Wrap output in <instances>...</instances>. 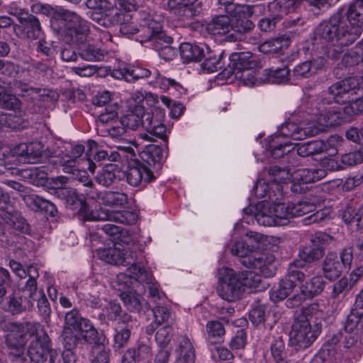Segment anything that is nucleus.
<instances>
[{"mask_svg": "<svg viewBox=\"0 0 363 363\" xmlns=\"http://www.w3.org/2000/svg\"><path fill=\"white\" fill-rule=\"evenodd\" d=\"M137 272H134V279L136 281L147 285L149 291V297L156 304H160L164 299V294L159 290V286L154 282V278L150 272L144 267H135Z\"/></svg>", "mask_w": 363, "mask_h": 363, "instance_id": "nucleus-27", "label": "nucleus"}, {"mask_svg": "<svg viewBox=\"0 0 363 363\" xmlns=\"http://www.w3.org/2000/svg\"><path fill=\"white\" fill-rule=\"evenodd\" d=\"M257 246L252 244L250 245L242 241H237L231 248V252L233 255L240 257L241 264L244 266V260L250 258Z\"/></svg>", "mask_w": 363, "mask_h": 363, "instance_id": "nucleus-45", "label": "nucleus"}, {"mask_svg": "<svg viewBox=\"0 0 363 363\" xmlns=\"http://www.w3.org/2000/svg\"><path fill=\"white\" fill-rule=\"evenodd\" d=\"M177 358L174 363H195V350L190 339L186 336H181L177 339L175 350Z\"/></svg>", "mask_w": 363, "mask_h": 363, "instance_id": "nucleus-30", "label": "nucleus"}, {"mask_svg": "<svg viewBox=\"0 0 363 363\" xmlns=\"http://www.w3.org/2000/svg\"><path fill=\"white\" fill-rule=\"evenodd\" d=\"M197 0H168V10L177 16L180 20L192 18L196 15V10L194 4Z\"/></svg>", "mask_w": 363, "mask_h": 363, "instance_id": "nucleus-29", "label": "nucleus"}, {"mask_svg": "<svg viewBox=\"0 0 363 363\" xmlns=\"http://www.w3.org/2000/svg\"><path fill=\"white\" fill-rule=\"evenodd\" d=\"M362 28L363 0H356L349 6L347 16L337 13L320 23L314 32V38L342 48L353 44L362 35Z\"/></svg>", "mask_w": 363, "mask_h": 363, "instance_id": "nucleus-1", "label": "nucleus"}, {"mask_svg": "<svg viewBox=\"0 0 363 363\" xmlns=\"http://www.w3.org/2000/svg\"><path fill=\"white\" fill-rule=\"evenodd\" d=\"M315 209L314 203L307 201H301L296 203H289L285 204V211L287 213L286 220L289 222L291 218L302 216L313 212Z\"/></svg>", "mask_w": 363, "mask_h": 363, "instance_id": "nucleus-35", "label": "nucleus"}, {"mask_svg": "<svg viewBox=\"0 0 363 363\" xmlns=\"http://www.w3.org/2000/svg\"><path fill=\"white\" fill-rule=\"evenodd\" d=\"M63 328L79 332L82 338L89 344H96L99 342L98 330L88 318L81 315L77 308L65 313Z\"/></svg>", "mask_w": 363, "mask_h": 363, "instance_id": "nucleus-12", "label": "nucleus"}, {"mask_svg": "<svg viewBox=\"0 0 363 363\" xmlns=\"http://www.w3.org/2000/svg\"><path fill=\"white\" fill-rule=\"evenodd\" d=\"M118 151H111L108 153V159L111 162L125 160L129 162L136 157L134 150L130 147L118 146Z\"/></svg>", "mask_w": 363, "mask_h": 363, "instance_id": "nucleus-52", "label": "nucleus"}, {"mask_svg": "<svg viewBox=\"0 0 363 363\" xmlns=\"http://www.w3.org/2000/svg\"><path fill=\"white\" fill-rule=\"evenodd\" d=\"M130 121H134L135 126L142 125L146 132L152 128L156 121L153 120L152 113L145 112L143 106L136 105L128 116Z\"/></svg>", "mask_w": 363, "mask_h": 363, "instance_id": "nucleus-32", "label": "nucleus"}, {"mask_svg": "<svg viewBox=\"0 0 363 363\" xmlns=\"http://www.w3.org/2000/svg\"><path fill=\"white\" fill-rule=\"evenodd\" d=\"M223 66V63L222 62V58L220 56L218 57L216 55L209 56L201 64V67L203 70L206 71L207 72L212 73L218 71L221 69Z\"/></svg>", "mask_w": 363, "mask_h": 363, "instance_id": "nucleus-63", "label": "nucleus"}, {"mask_svg": "<svg viewBox=\"0 0 363 363\" xmlns=\"http://www.w3.org/2000/svg\"><path fill=\"white\" fill-rule=\"evenodd\" d=\"M284 47H287V41L283 38H278L263 43L259 50L265 54H276L281 52Z\"/></svg>", "mask_w": 363, "mask_h": 363, "instance_id": "nucleus-49", "label": "nucleus"}, {"mask_svg": "<svg viewBox=\"0 0 363 363\" xmlns=\"http://www.w3.org/2000/svg\"><path fill=\"white\" fill-rule=\"evenodd\" d=\"M292 144L290 141H281L279 135H274L272 141L269 143V149L271 155L274 158H280L286 152H290V150H286Z\"/></svg>", "mask_w": 363, "mask_h": 363, "instance_id": "nucleus-46", "label": "nucleus"}, {"mask_svg": "<svg viewBox=\"0 0 363 363\" xmlns=\"http://www.w3.org/2000/svg\"><path fill=\"white\" fill-rule=\"evenodd\" d=\"M230 61L229 66L233 70L234 74L236 72L249 68H257L259 66L257 56L250 52L233 53L230 57Z\"/></svg>", "mask_w": 363, "mask_h": 363, "instance_id": "nucleus-28", "label": "nucleus"}, {"mask_svg": "<svg viewBox=\"0 0 363 363\" xmlns=\"http://www.w3.org/2000/svg\"><path fill=\"white\" fill-rule=\"evenodd\" d=\"M294 4L295 0H275L269 4L268 8L273 17L278 20L290 13Z\"/></svg>", "mask_w": 363, "mask_h": 363, "instance_id": "nucleus-43", "label": "nucleus"}, {"mask_svg": "<svg viewBox=\"0 0 363 363\" xmlns=\"http://www.w3.org/2000/svg\"><path fill=\"white\" fill-rule=\"evenodd\" d=\"M9 267L21 279H24L28 277V279L27 280L33 279L34 281H37V279L39 277L38 269L33 265H29L25 269L20 262L11 259L9 261Z\"/></svg>", "mask_w": 363, "mask_h": 363, "instance_id": "nucleus-41", "label": "nucleus"}, {"mask_svg": "<svg viewBox=\"0 0 363 363\" xmlns=\"http://www.w3.org/2000/svg\"><path fill=\"white\" fill-rule=\"evenodd\" d=\"M275 257L269 252H260L255 250L250 258L244 260V266L247 268L258 269L265 277H269L274 274V265Z\"/></svg>", "mask_w": 363, "mask_h": 363, "instance_id": "nucleus-23", "label": "nucleus"}, {"mask_svg": "<svg viewBox=\"0 0 363 363\" xmlns=\"http://www.w3.org/2000/svg\"><path fill=\"white\" fill-rule=\"evenodd\" d=\"M326 175L325 170L315 167L298 169L291 174V190L297 194L306 191V184L320 180Z\"/></svg>", "mask_w": 363, "mask_h": 363, "instance_id": "nucleus-20", "label": "nucleus"}, {"mask_svg": "<svg viewBox=\"0 0 363 363\" xmlns=\"http://www.w3.org/2000/svg\"><path fill=\"white\" fill-rule=\"evenodd\" d=\"M101 201L106 206L123 207L128 203V196L123 192L105 191L101 195Z\"/></svg>", "mask_w": 363, "mask_h": 363, "instance_id": "nucleus-42", "label": "nucleus"}, {"mask_svg": "<svg viewBox=\"0 0 363 363\" xmlns=\"http://www.w3.org/2000/svg\"><path fill=\"white\" fill-rule=\"evenodd\" d=\"M140 136L147 141H153L156 138L163 139L166 137V127L164 124L156 121L152 128L146 133H141Z\"/></svg>", "mask_w": 363, "mask_h": 363, "instance_id": "nucleus-55", "label": "nucleus"}, {"mask_svg": "<svg viewBox=\"0 0 363 363\" xmlns=\"http://www.w3.org/2000/svg\"><path fill=\"white\" fill-rule=\"evenodd\" d=\"M37 294L38 295H36L34 302L37 301V306L40 315L46 322H48L51 313L49 301L43 291H38L37 289Z\"/></svg>", "mask_w": 363, "mask_h": 363, "instance_id": "nucleus-56", "label": "nucleus"}, {"mask_svg": "<svg viewBox=\"0 0 363 363\" xmlns=\"http://www.w3.org/2000/svg\"><path fill=\"white\" fill-rule=\"evenodd\" d=\"M330 236L323 233H316L310 238L311 245L299 249L298 257L301 263H311L323 257L325 250L324 245L328 241Z\"/></svg>", "mask_w": 363, "mask_h": 363, "instance_id": "nucleus-19", "label": "nucleus"}, {"mask_svg": "<svg viewBox=\"0 0 363 363\" xmlns=\"http://www.w3.org/2000/svg\"><path fill=\"white\" fill-rule=\"evenodd\" d=\"M303 267L301 261H294L289 264L288 272L281 279L278 288L270 294L272 301L277 302L285 299L292 293L297 283L301 284L304 281L306 276L299 269Z\"/></svg>", "mask_w": 363, "mask_h": 363, "instance_id": "nucleus-13", "label": "nucleus"}, {"mask_svg": "<svg viewBox=\"0 0 363 363\" xmlns=\"http://www.w3.org/2000/svg\"><path fill=\"white\" fill-rule=\"evenodd\" d=\"M309 114L311 117L307 119V126L300 127L294 123H286L281 125L279 133L275 135H279L280 140L282 139L281 136H283L287 141L289 138L294 140H301L307 136L315 135L330 126L321 125L318 122L319 117L321 116L315 113V106L311 109Z\"/></svg>", "mask_w": 363, "mask_h": 363, "instance_id": "nucleus-8", "label": "nucleus"}, {"mask_svg": "<svg viewBox=\"0 0 363 363\" xmlns=\"http://www.w3.org/2000/svg\"><path fill=\"white\" fill-rule=\"evenodd\" d=\"M52 28L69 43H82L90 33V23L77 13L62 11L60 18L51 21Z\"/></svg>", "mask_w": 363, "mask_h": 363, "instance_id": "nucleus-3", "label": "nucleus"}, {"mask_svg": "<svg viewBox=\"0 0 363 363\" xmlns=\"http://www.w3.org/2000/svg\"><path fill=\"white\" fill-rule=\"evenodd\" d=\"M325 281L322 276H315L300 286L301 294L308 298L320 294L324 289Z\"/></svg>", "mask_w": 363, "mask_h": 363, "instance_id": "nucleus-34", "label": "nucleus"}, {"mask_svg": "<svg viewBox=\"0 0 363 363\" xmlns=\"http://www.w3.org/2000/svg\"><path fill=\"white\" fill-rule=\"evenodd\" d=\"M241 284L243 286V292L248 288L252 290H260L261 277L259 274L252 272H239Z\"/></svg>", "mask_w": 363, "mask_h": 363, "instance_id": "nucleus-48", "label": "nucleus"}, {"mask_svg": "<svg viewBox=\"0 0 363 363\" xmlns=\"http://www.w3.org/2000/svg\"><path fill=\"white\" fill-rule=\"evenodd\" d=\"M353 260V250L350 247L342 249L339 255L328 253L322 263L324 277L330 281L338 278L344 272H348Z\"/></svg>", "mask_w": 363, "mask_h": 363, "instance_id": "nucleus-10", "label": "nucleus"}, {"mask_svg": "<svg viewBox=\"0 0 363 363\" xmlns=\"http://www.w3.org/2000/svg\"><path fill=\"white\" fill-rule=\"evenodd\" d=\"M74 330L63 328L61 338L64 348L74 349L77 347L79 337L74 333Z\"/></svg>", "mask_w": 363, "mask_h": 363, "instance_id": "nucleus-62", "label": "nucleus"}, {"mask_svg": "<svg viewBox=\"0 0 363 363\" xmlns=\"http://www.w3.org/2000/svg\"><path fill=\"white\" fill-rule=\"evenodd\" d=\"M359 93L363 95L361 77H348L333 84L315 102V113L321 116L318 122L330 126L340 124L343 118L342 108L336 104H347Z\"/></svg>", "mask_w": 363, "mask_h": 363, "instance_id": "nucleus-2", "label": "nucleus"}, {"mask_svg": "<svg viewBox=\"0 0 363 363\" xmlns=\"http://www.w3.org/2000/svg\"><path fill=\"white\" fill-rule=\"evenodd\" d=\"M363 325V313L352 308L345 322V329L349 333H352L359 326Z\"/></svg>", "mask_w": 363, "mask_h": 363, "instance_id": "nucleus-54", "label": "nucleus"}, {"mask_svg": "<svg viewBox=\"0 0 363 363\" xmlns=\"http://www.w3.org/2000/svg\"><path fill=\"white\" fill-rule=\"evenodd\" d=\"M334 139L330 138L327 141L312 140L304 143L298 146L296 152L301 157H305L313 155L326 152L333 156L337 154V148L334 145Z\"/></svg>", "mask_w": 363, "mask_h": 363, "instance_id": "nucleus-26", "label": "nucleus"}, {"mask_svg": "<svg viewBox=\"0 0 363 363\" xmlns=\"http://www.w3.org/2000/svg\"><path fill=\"white\" fill-rule=\"evenodd\" d=\"M153 75V82L162 83L164 85L175 87L180 85L174 79L162 77L160 72L154 69L152 72L150 69L143 67L142 66H120L112 71L111 76L117 79H124L125 82L132 83L140 79H146Z\"/></svg>", "mask_w": 363, "mask_h": 363, "instance_id": "nucleus-9", "label": "nucleus"}, {"mask_svg": "<svg viewBox=\"0 0 363 363\" xmlns=\"http://www.w3.org/2000/svg\"><path fill=\"white\" fill-rule=\"evenodd\" d=\"M218 295L228 302L240 300L244 294L239 272L228 267H222L218 272Z\"/></svg>", "mask_w": 363, "mask_h": 363, "instance_id": "nucleus-7", "label": "nucleus"}, {"mask_svg": "<svg viewBox=\"0 0 363 363\" xmlns=\"http://www.w3.org/2000/svg\"><path fill=\"white\" fill-rule=\"evenodd\" d=\"M139 157L142 163L145 164L150 168L152 165L160 164L163 159V153L162 148L155 145H150L140 152Z\"/></svg>", "mask_w": 363, "mask_h": 363, "instance_id": "nucleus-33", "label": "nucleus"}, {"mask_svg": "<svg viewBox=\"0 0 363 363\" xmlns=\"http://www.w3.org/2000/svg\"><path fill=\"white\" fill-rule=\"evenodd\" d=\"M256 68H249L240 72H236L235 75L247 86H255L258 84L256 77Z\"/></svg>", "mask_w": 363, "mask_h": 363, "instance_id": "nucleus-60", "label": "nucleus"}, {"mask_svg": "<svg viewBox=\"0 0 363 363\" xmlns=\"http://www.w3.org/2000/svg\"><path fill=\"white\" fill-rule=\"evenodd\" d=\"M316 330H312L310 320L299 316L292 325L290 339L292 343L300 348H306L311 345L318 337L320 328L316 325Z\"/></svg>", "mask_w": 363, "mask_h": 363, "instance_id": "nucleus-16", "label": "nucleus"}, {"mask_svg": "<svg viewBox=\"0 0 363 363\" xmlns=\"http://www.w3.org/2000/svg\"><path fill=\"white\" fill-rule=\"evenodd\" d=\"M67 182V178L66 177H58L52 180L53 185L56 189H62L64 191H65L67 193H68L67 198V202L70 204L72 206V208L74 210H78L79 212L80 210V206L77 203L79 200H81L82 201H84L83 199L79 198L77 190L74 189H66L65 188V185Z\"/></svg>", "mask_w": 363, "mask_h": 363, "instance_id": "nucleus-38", "label": "nucleus"}, {"mask_svg": "<svg viewBox=\"0 0 363 363\" xmlns=\"http://www.w3.org/2000/svg\"><path fill=\"white\" fill-rule=\"evenodd\" d=\"M285 203L279 202L262 201L256 206L255 219L264 226H281L288 223Z\"/></svg>", "mask_w": 363, "mask_h": 363, "instance_id": "nucleus-11", "label": "nucleus"}, {"mask_svg": "<svg viewBox=\"0 0 363 363\" xmlns=\"http://www.w3.org/2000/svg\"><path fill=\"white\" fill-rule=\"evenodd\" d=\"M268 172L271 177L269 179V181L272 182L271 186L269 187V185L266 184L264 182L259 180L254 187L255 194L259 197H264L268 195L270 199H272L271 190L276 189L280 191V195L281 196V191L283 189V186L281 184L286 183L291 179V175L286 169H282L277 166L271 167Z\"/></svg>", "mask_w": 363, "mask_h": 363, "instance_id": "nucleus-18", "label": "nucleus"}, {"mask_svg": "<svg viewBox=\"0 0 363 363\" xmlns=\"http://www.w3.org/2000/svg\"><path fill=\"white\" fill-rule=\"evenodd\" d=\"M43 144L40 142L27 143L26 162L28 163L37 162L42 156Z\"/></svg>", "mask_w": 363, "mask_h": 363, "instance_id": "nucleus-59", "label": "nucleus"}, {"mask_svg": "<svg viewBox=\"0 0 363 363\" xmlns=\"http://www.w3.org/2000/svg\"><path fill=\"white\" fill-rule=\"evenodd\" d=\"M208 32L214 35H226L228 41H235L238 33L235 32V25L230 17L226 15H220L212 19L206 26Z\"/></svg>", "mask_w": 363, "mask_h": 363, "instance_id": "nucleus-25", "label": "nucleus"}, {"mask_svg": "<svg viewBox=\"0 0 363 363\" xmlns=\"http://www.w3.org/2000/svg\"><path fill=\"white\" fill-rule=\"evenodd\" d=\"M1 328L8 333L5 336L6 345L17 350L25 346L27 342V335H32L35 330V325L30 322H5L1 323Z\"/></svg>", "mask_w": 363, "mask_h": 363, "instance_id": "nucleus-15", "label": "nucleus"}, {"mask_svg": "<svg viewBox=\"0 0 363 363\" xmlns=\"http://www.w3.org/2000/svg\"><path fill=\"white\" fill-rule=\"evenodd\" d=\"M20 21L23 25V29L29 38L37 39L41 33V26L39 20L31 14L20 17Z\"/></svg>", "mask_w": 363, "mask_h": 363, "instance_id": "nucleus-39", "label": "nucleus"}, {"mask_svg": "<svg viewBox=\"0 0 363 363\" xmlns=\"http://www.w3.org/2000/svg\"><path fill=\"white\" fill-rule=\"evenodd\" d=\"M155 322L157 325L165 323V325H172L174 323V317L167 307L156 305L152 308Z\"/></svg>", "mask_w": 363, "mask_h": 363, "instance_id": "nucleus-53", "label": "nucleus"}, {"mask_svg": "<svg viewBox=\"0 0 363 363\" xmlns=\"http://www.w3.org/2000/svg\"><path fill=\"white\" fill-rule=\"evenodd\" d=\"M271 354L277 363H286V351L283 339L279 337L272 343Z\"/></svg>", "mask_w": 363, "mask_h": 363, "instance_id": "nucleus-51", "label": "nucleus"}, {"mask_svg": "<svg viewBox=\"0 0 363 363\" xmlns=\"http://www.w3.org/2000/svg\"><path fill=\"white\" fill-rule=\"evenodd\" d=\"M25 202L34 210H41L50 213L52 216L57 212L56 206L50 201L36 194H30L24 197Z\"/></svg>", "mask_w": 363, "mask_h": 363, "instance_id": "nucleus-37", "label": "nucleus"}, {"mask_svg": "<svg viewBox=\"0 0 363 363\" xmlns=\"http://www.w3.org/2000/svg\"><path fill=\"white\" fill-rule=\"evenodd\" d=\"M77 163L81 165L82 169H79L74 165V161L73 160L64 159L62 169L65 173L71 174L72 179L80 182L84 186L91 185L92 181L84 169L86 167L89 172L93 174L95 172L96 165L89 158L82 159L80 162Z\"/></svg>", "mask_w": 363, "mask_h": 363, "instance_id": "nucleus-22", "label": "nucleus"}, {"mask_svg": "<svg viewBox=\"0 0 363 363\" xmlns=\"http://www.w3.org/2000/svg\"><path fill=\"white\" fill-rule=\"evenodd\" d=\"M264 75L266 80L269 83L281 84L286 82L289 79V69L286 67L269 68L264 70Z\"/></svg>", "mask_w": 363, "mask_h": 363, "instance_id": "nucleus-44", "label": "nucleus"}, {"mask_svg": "<svg viewBox=\"0 0 363 363\" xmlns=\"http://www.w3.org/2000/svg\"><path fill=\"white\" fill-rule=\"evenodd\" d=\"M37 294V281L33 279L19 281L18 288L5 299L4 310L12 315L30 311L34 306Z\"/></svg>", "mask_w": 363, "mask_h": 363, "instance_id": "nucleus-4", "label": "nucleus"}, {"mask_svg": "<svg viewBox=\"0 0 363 363\" xmlns=\"http://www.w3.org/2000/svg\"><path fill=\"white\" fill-rule=\"evenodd\" d=\"M180 55L184 62H196L203 56L204 50L200 46L189 43H182L179 47Z\"/></svg>", "mask_w": 363, "mask_h": 363, "instance_id": "nucleus-36", "label": "nucleus"}, {"mask_svg": "<svg viewBox=\"0 0 363 363\" xmlns=\"http://www.w3.org/2000/svg\"><path fill=\"white\" fill-rule=\"evenodd\" d=\"M85 4L88 9L96 11L95 16L113 10V4L107 0H87Z\"/></svg>", "mask_w": 363, "mask_h": 363, "instance_id": "nucleus-58", "label": "nucleus"}, {"mask_svg": "<svg viewBox=\"0 0 363 363\" xmlns=\"http://www.w3.org/2000/svg\"><path fill=\"white\" fill-rule=\"evenodd\" d=\"M323 65V58L305 61L294 68L293 74L296 78H308L315 74Z\"/></svg>", "mask_w": 363, "mask_h": 363, "instance_id": "nucleus-31", "label": "nucleus"}, {"mask_svg": "<svg viewBox=\"0 0 363 363\" xmlns=\"http://www.w3.org/2000/svg\"><path fill=\"white\" fill-rule=\"evenodd\" d=\"M97 254L101 259L108 264L130 266V270L133 277L134 272H137L135 267H141L136 264V252L130 247L100 249L98 250Z\"/></svg>", "mask_w": 363, "mask_h": 363, "instance_id": "nucleus-14", "label": "nucleus"}, {"mask_svg": "<svg viewBox=\"0 0 363 363\" xmlns=\"http://www.w3.org/2000/svg\"><path fill=\"white\" fill-rule=\"evenodd\" d=\"M80 206L79 213L85 220H111L126 225L134 224L138 219V215L131 211H109L102 207L97 208L95 203L94 208L90 206L86 201L79 200Z\"/></svg>", "mask_w": 363, "mask_h": 363, "instance_id": "nucleus-5", "label": "nucleus"}, {"mask_svg": "<svg viewBox=\"0 0 363 363\" xmlns=\"http://www.w3.org/2000/svg\"><path fill=\"white\" fill-rule=\"evenodd\" d=\"M121 298L123 300L124 304L130 311H139L141 308V301L138 296L129 292H122Z\"/></svg>", "mask_w": 363, "mask_h": 363, "instance_id": "nucleus-61", "label": "nucleus"}, {"mask_svg": "<svg viewBox=\"0 0 363 363\" xmlns=\"http://www.w3.org/2000/svg\"><path fill=\"white\" fill-rule=\"evenodd\" d=\"M208 339L211 340L214 338H220L225 334V329L221 323L212 320L206 325Z\"/></svg>", "mask_w": 363, "mask_h": 363, "instance_id": "nucleus-64", "label": "nucleus"}, {"mask_svg": "<svg viewBox=\"0 0 363 363\" xmlns=\"http://www.w3.org/2000/svg\"><path fill=\"white\" fill-rule=\"evenodd\" d=\"M27 354L30 361L35 363H43L48 357L50 363H53L57 357V352L52 349L50 339L45 333L36 336V338L30 343Z\"/></svg>", "mask_w": 363, "mask_h": 363, "instance_id": "nucleus-17", "label": "nucleus"}, {"mask_svg": "<svg viewBox=\"0 0 363 363\" xmlns=\"http://www.w3.org/2000/svg\"><path fill=\"white\" fill-rule=\"evenodd\" d=\"M233 18L235 32L242 33L251 30L254 24L249 18L250 8L247 4H230L227 7V13Z\"/></svg>", "mask_w": 363, "mask_h": 363, "instance_id": "nucleus-24", "label": "nucleus"}, {"mask_svg": "<svg viewBox=\"0 0 363 363\" xmlns=\"http://www.w3.org/2000/svg\"><path fill=\"white\" fill-rule=\"evenodd\" d=\"M117 169L115 164H109L106 165L96 177V181L101 185L109 186L116 178Z\"/></svg>", "mask_w": 363, "mask_h": 363, "instance_id": "nucleus-47", "label": "nucleus"}, {"mask_svg": "<svg viewBox=\"0 0 363 363\" xmlns=\"http://www.w3.org/2000/svg\"><path fill=\"white\" fill-rule=\"evenodd\" d=\"M352 283L349 279L343 277L333 284L330 296L333 299L337 298L340 296H345L352 289Z\"/></svg>", "mask_w": 363, "mask_h": 363, "instance_id": "nucleus-50", "label": "nucleus"}, {"mask_svg": "<svg viewBox=\"0 0 363 363\" xmlns=\"http://www.w3.org/2000/svg\"><path fill=\"white\" fill-rule=\"evenodd\" d=\"M79 55L84 60L96 62L103 60L106 52L97 45L86 44L80 48Z\"/></svg>", "mask_w": 363, "mask_h": 363, "instance_id": "nucleus-40", "label": "nucleus"}, {"mask_svg": "<svg viewBox=\"0 0 363 363\" xmlns=\"http://www.w3.org/2000/svg\"><path fill=\"white\" fill-rule=\"evenodd\" d=\"M174 330L172 325H165L160 328L155 334V341L161 347H166L172 340Z\"/></svg>", "mask_w": 363, "mask_h": 363, "instance_id": "nucleus-57", "label": "nucleus"}, {"mask_svg": "<svg viewBox=\"0 0 363 363\" xmlns=\"http://www.w3.org/2000/svg\"><path fill=\"white\" fill-rule=\"evenodd\" d=\"M128 162L126 179L130 185L133 186H144L155 179L150 167L142 163L136 157Z\"/></svg>", "mask_w": 363, "mask_h": 363, "instance_id": "nucleus-21", "label": "nucleus"}, {"mask_svg": "<svg viewBox=\"0 0 363 363\" xmlns=\"http://www.w3.org/2000/svg\"><path fill=\"white\" fill-rule=\"evenodd\" d=\"M140 22L141 42L155 41L169 43L173 41L172 37L163 30L159 16L151 13L150 9L142 7L136 13Z\"/></svg>", "mask_w": 363, "mask_h": 363, "instance_id": "nucleus-6", "label": "nucleus"}]
</instances>
